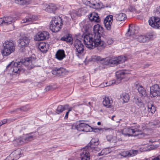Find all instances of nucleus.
I'll use <instances>...</instances> for the list:
<instances>
[{"label": "nucleus", "instance_id": "36", "mask_svg": "<svg viewBox=\"0 0 160 160\" xmlns=\"http://www.w3.org/2000/svg\"><path fill=\"white\" fill-rule=\"evenodd\" d=\"M110 153L109 150L107 148H105L102 150L100 152L98 153V156H99L106 155Z\"/></svg>", "mask_w": 160, "mask_h": 160}, {"label": "nucleus", "instance_id": "5", "mask_svg": "<svg viewBox=\"0 0 160 160\" xmlns=\"http://www.w3.org/2000/svg\"><path fill=\"white\" fill-rule=\"evenodd\" d=\"M138 32V31L135 28H132L131 29H128L126 35L127 37H130L131 39L137 38L140 42H144L149 40V38L145 36L140 35L137 37Z\"/></svg>", "mask_w": 160, "mask_h": 160}, {"label": "nucleus", "instance_id": "20", "mask_svg": "<svg viewBox=\"0 0 160 160\" xmlns=\"http://www.w3.org/2000/svg\"><path fill=\"white\" fill-rule=\"evenodd\" d=\"M113 101L112 99L108 97L103 98L102 103L103 106L107 108H111L112 107Z\"/></svg>", "mask_w": 160, "mask_h": 160}, {"label": "nucleus", "instance_id": "58", "mask_svg": "<svg viewBox=\"0 0 160 160\" xmlns=\"http://www.w3.org/2000/svg\"><path fill=\"white\" fill-rule=\"evenodd\" d=\"M69 113V112H68V111L66 112L65 115V116L64 117V119H67L68 118V115Z\"/></svg>", "mask_w": 160, "mask_h": 160}, {"label": "nucleus", "instance_id": "37", "mask_svg": "<svg viewBox=\"0 0 160 160\" xmlns=\"http://www.w3.org/2000/svg\"><path fill=\"white\" fill-rule=\"evenodd\" d=\"M57 7L55 5L52 3H51L49 5L47 8L48 10H50L49 12H54L57 9Z\"/></svg>", "mask_w": 160, "mask_h": 160}, {"label": "nucleus", "instance_id": "59", "mask_svg": "<svg viewBox=\"0 0 160 160\" xmlns=\"http://www.w3.org/2000/svg\"><path fill=\"white\" fill-rule=\"evenodd\" d=\"M21 0H15V2L18 4H21V3H20V2L21 1Z\"/></svg>", "mask_w": 160, "mask_h": 160}, {"label": "nucleus", "instance_id": "2", "mask_svg": "<svg viewBox=\"0 0 160 160\" xmlns=\"http://www.w3.org/2000/svg\"><path fill=\"white\" fill-rule=\"evenodd\" d=\"M83 41L86 47L92 49L97 47H105L104 42L100 39L99 36H96L95 34H89L84 37Z\"/></svg>", "mask_w": 160, "mask_h": 160}, {"label": "nucleus", "instance_id": "55", "mask_svg": "<svg viewBox=\"0 0 160 160\" xmlns=\"http://www.w3.org/2000/svg\"><path fill=\"white\" fill-rule=\"evenodd\" d=\"M4 17L3 18H0V25L1 24H3L4 25Z\"/></svg>", "mask_w": 160, "mask_h": 160}, {"label": "nucleus", "instance_id": "4", "mask_svg": "<svg viewBox=\"0 0 160 160\" xmlns=\"http://www.w3.org/2000/svg\"><path fill=\"white\" fill-rule=\"evenodd\" d=\"M50 26V29L53 32H58L62 27L63 22L61 18L59 16L52 18Z\"/></svg>", "mask_w": 160, "mask_h": 160}, {"label": "nucleus", "instance_id": "17", "mask_svg": "<svg viewBox=\"0 0 160 160\" xmlns=\"http://www.w3.org/2000/svg\"><path fill=\"white\" fill-rule=\"evenodd\" d=\"M66 70L63 68H56L52 71L53 74H57L59 76H63L67 73Z\"/></svg>", "mask_w": 160, "mask_h": 160}, {"label": "nucleus", "instance_id": "50", "mask_svg": "<svg viewBox=\"0 0 160 160\" xmlns=\"http://www.w3.org/2000/svg\"><path fill=\"white\" fill-rule=\"evenodd\" d=\"M128 10L130 12H135L136 11L135 8L132 6H130L128 8Z\"/></svg>", "mask_w": 160, "mask_h": 160}, {"label": "nucleus", "instance_id": "41", "mask_svg": "<svg viewBox=\"0 0 160 160\" xmlns=\"http://www.w3.org/2000/svg\"><path fill=\"white\" fill-rule=\"evenodd\" d=\"M138 152V151L135 150H130L128 151L129 157H133L137 155Z\"/></svg>", "mask_w": 160, "mask_h": 160}, {"label": "nucleus", "instance_id": "44", "mask_svg": "<svg viewBox=\"0 0 160 160\" xmlns=\"http://www.w3.org/2000/svg\"><path fill=\"white\" fill-rule=\"evenodd\" d=\"M92 8L96 9H99L101 8V5L99 3L94 2L92 3Z\"/></svg>", "mask_w": 160, "mask_h": 160}, {"label": "nucleus", "instance_id": "19", "mask_svg": "<svg viewBox=\"0 0 160 160\" xmlns=\"http://www.w3.org/2000/svg\"><path fill=\"white\" fill-rule=\"evenodd\" d=\"M21 149H18L15 150L8 158L9 159L10 157H13V158L11 160H16L19 159L21 156Z\"/></svg>", "mask_w": 160, "mask_h": 160}, {"label": "nucleus", "instance_id": "39", "mask_svg": "<svg viewBox=\"0 0 160 160\" xmlns=\"http://www.w3.org/2000/svg\"><path fill=\"white\" fill-rule=\"evenodd\" d=\"M81 9H82V8H81ZM81 10V9H79L78 10V11L76 10H72L70 13L72 19H74L76 17V16L79 15L80 14H79L78 12L80 10Z\"/></svg>", "mask_w": 160, "mask_h": 160}, {"label": "nucleus", "instance_id": "47", "mask_svg": "<svg viewBox=\"0 0 160 160\" xmlns=\"http://www.w3.org/2000/svg\"><path fill=\"white\" fill-rule=\"evenodd\" d=\"M120 154L124 157H129V153H128V151H123V152H121Z\"/></svg>", "mask_w": 160, "mask_h": 160}, {"label": "nucleus", "instance_id": "1", "mask_svg": "<svg viewBox=\"0 0 160 160\" xmlns=\"http://www.w3.org/2000/svg\"><path fill=\"white\" fill-rule=\"evenodd\" d=\"M23 65L25 66L28 70H31L39 66L38 60H37L34 56H32L25 58L20 62H12L7 66L6 68L8 69L10 68V70L12 72V73L19 74L22 71H23L22 68Z\"/></svg>", "mask_w": 160, "mask_h": 160}, {"label": "nucleus", "instance_id": "29", "mask_svg": "<svg viewBox=\"0 0 160 160\" xmlns=\"http://www.w3.org/2000/svg\"><path fill=\"white\" fill-rule=\"evenodd\" d=\"M61 40L63 41H65L66 42L71 44L73 42L72 38L69 34H67L65 35L61 38Z\"/></svg>", "mask_w": 160, "mask_h": 160}, {"label": "nucleus", "instance_id": "27", "mask_svg": "<svg viewBox=\"0 0 160 160\" xmlns=\"http://www.w3.org/2000/svg\"><path fill=\"white\" fill-rule=\"evenodd\" d=\"M38 19V17L35 16H30L22 20V23L28 22L29 24H31L33 21L36 20Z\"/></svg>", "mask_w": 160, "mask_h": 160}, {"label": "nucleus", "instance_id": "22", "mask_svg": "<svg viewBox=\"0 0 160 160\" xmlns=\"http://www.w3.org/2000/svg\"><path fill=\"white\" fill-rule=\"evenodd\" d=\"M88 18L90 20L94 22H98L100 21L98 14L95 12H92L89 15Z\"/></svg>", "mask_w": 160, "mask_h": 160}, {"label": "nucleus", "instance_id": "24", "mask_svg": "<svg viewBox=\"0 0 160 160\" xmlns=\"http://www.w3.org/2000/svg\"><path fill=\"white\" fill-rule=\"evenodd\" d=\"M56 58L59 60H62L65 57V52L63 50H58L56 54Z\"/></svg>", "mask_w": 160, "mask_h": 160}, {"label": "nucleus", "instance_id": "3", "mask_svg": "<svg viewBox=\"0 0 160 160\" xmlns=\"http://www.w3.org/2000/svg\"><path fill=\"white\" fill-rule=\"evenodd\" d=\"M91 59L93 62L100 61V62L103 64L112 67L124 62L126 60V58L125 56H120L118 58L109 59L107 58H102L98 56L93 55L92 56Z\"/></svg>", "mask_w": 160, "mask_h": 160}, {"label": "nucleus", "instance_id": "13", "mask_svg": "<svg viewBox=\"0 0 160 160\" xmlns=\"http://www.w3.org/2000/svg\"><path fill=\"white\" fill-rule=\"evenodd\" d=\"M30 41V39L29 37H22L18 40V46L21 48H24L28 46Z\"/></svg>", "mask_w": 160, "mask_h": 160}, {"label": "nucleus", "instance_id": "42", "mask_svg": "<svg viewBox=\"0 0 160 160\" xmlns=\"http://www.w3.org/2000/svg\"><path fill=\"white\" fill-rule=\"evenodd\" d=\"M90 25L88 22L85 23V24L83 25L82 30L85 32L88 31L90 27Z\"/></svg>", "mask_w": 160, "mask_h": 160}, {"label": "nucleus", "instance_id": "28", "mask_svg": "<svg viewBox=\"0 0 160 160\" xmlns=\"http://www.w3.org/2000/svg\"><path fill=\"white\" fill-rule=\"evenodd\" d=\"M148 111L151 114L154 113L156 110L155 107L153 105L152 102H148L147 103Z\"/></svg>", "mask_w": 160, "mask_h": 160}, {"label": "nucleus", "instance_id": "35", "mask_svg": "<svg viewBox=\"0 0 160 160\" xmlns=\"http://www.w3.org/2000/svg\"><path fill=\"white\" fill-rule=\"evenodd\" d=\"M134 102L140 107H144V105L142 102L141 100L137 97H135L134 98Z\"/></svg>", "mask_w": 160, "mask_h": 160}, {"label": "nucleus", "instance_id": "43", "mask_svg": "<svg viewBox=\"0 0 160 160\" xmlns=\"http://www.w3.org/2000/svg\"><path fill=\"white\" fill-rule=\"evenodd\" d=\"M88 150L90 152L92 151L94 153H96L99 152L100 150V149L97 147L93 146V148H92L91 149H89L88 148Z\"/></svg>", "mask_w": 160, "mask_h": 160}, {"label": "nucleus", "instance_id": "34", "mask_svg": "<svg viewBox=\"0 0 160 160\" xmlns=\"http://www.w3.org/2000/svg\"><path fill=\"white\" fill-rule=\"evenodd\" d=\"M120 98L124 103L127 102L129 99V96L128 94L123 93L120 95Z\"/></svg>", "mask_w": 160, "mask_h": 160}, {"label": "nucleus", "instance_id": "48", "mask_svg": "<svg viewBox=\"0 0 160 160\" xmlns=\"http://www.w3.org/2000/svg\"><path fill=\"white\" fill-rule=\"evenodd\" d=\"M152 125L156 127H159L160 126V121L158 120H155L154 122Z\"/></svg>", "mask_w": 160, "mask_h": 160}, {"label": "nucleus", "instance_id": "52", "mask_svg": "<svg viewBox=\"0 0 160 160\" xmlns=\"http://www.w3.org/2000/svg\"><path fill=\"white\" fill-rule=\"evenodd\" d=\"M7 119H4L0 122V126H1L3 124H5L7 122Z\"/></svg>", "mask_w": 160, "mask_h": 160}, {"label": "nucleus", "instance_id": "11", "mask_svg": "<svg viewBox=\"0 0 160 160\" xmlns=\"http://www.w3.org/2000/svg\"><path fill=\"white\" fill-rule=\"evenodd\" d=\"M141 131V130H140ZM139 131V129H138L135 127H132L131 128H125L122 131V133L125 135L128 136H134L136 135V132Z\"/></svg>", "mask_w": 160, "mask_h": 160}, {"label": "nucleus", "instance_id": "63", "mask_svg": "<svg viewBox=\"0 0 160 160\" xmlns=\"http://www.w3.org/2000/svg\"><path fill=\"white\" fill-rule=\"evenodd\" d=\"M115 117V116H114V115L112 116V118H111V119H112V120H114V119H113V118H114V117Z\"/></svg>", "mask_w": 160, "mask_h": 160}, {"label": "nucleus", "instance_id": "30", "mask_svg": "<svg viewBox=\"0 0 160 160\" xmlns=\"http://www.w3.org/2000/svg\"><path fill=\"white\" fill-rule=\"evenodd\" d=\"M30 108L29 106L28 105H26L24 106H23L20 108H17L15 109L13 111H11L10 112L12 113L14 112H17L19 111H22L25 112L28 110L30 109Z\"/></svg>", "mask_w": 160, "mask_h": 160}, {"label": "nucleus", "instance_id": "57", "mask_svg": "<svg viewBox=\"0 0 160 160\" xmlns=\"http://www.w3.org/2000/svg\"><path fill=\"white\" fill-rule=\"evenodd\" d=\"M151 160H160V155L154 158Z\"/></svg>", "mask_w": 160, "mask_h": 160}, {"label": "nucleus", "instance_id": "54", "mask_svg": "<svg viewBox=\"0 0 160 160\" xmlns=\"http://www.w3.org/2000/svg\"><path fill=\"white\" fill-rule=\"evenodd\" d=\"M78 125H76V124H73L72 126V129H77L78 130Z\"/></svg>", "mask_w": 160, "mask_h": 160}, {"label": "nucleus", "instance_id": "33", "mask_svg": "<svg viewBox=\"0 0 160 160\" xmlns=\"http://www.w3.org/2000/svg\"><path fill=\"white\" fill-rule=\"evenodd\" d=\"M98 141V139L92 138L90 142V145L87 146L89 148V149H91L92 148H93V146H97L99 144Z\"/></svg>", "mask_w": 160, "mask_h": 160}, {"label": "nucleus", "instance_id": "8", "mask_svg": "<svg viewBox=\"0 0 160 160\" xmlns=\"http://www.w3.org/2000/svg\"><path fill=\"white\" fill-rule=\"evenodd\" d=\"M4 49L2 52L3 56H8L15 50V46L14 42L10 41H7L3 43Z\"/></svg>", "mask_w": 160, "mask_h": 160}, {"label": "nucleus", "instance_id": "7", "mask_svg": "<svg viewBox=\"0 0 160 160\" xmlns=\"http://www.w3.org/2000/svg\"><path fill=\"white\" fill-rule=\"evenodd\" d=\"M129 73L126 71H117L116 73V80H113L110 81L108 82L105 83V87L109 86L114 84H118L121 82V80L124 78L126 77Z\"/></svg>", "mask_w": 160, "mask_h": 160}, {"label": "nucleus", "instance_id": "45", "mask_svg": "<svg viewBox=\"0 0 160 160\" xmlns=\"http://www.w3.org/2000/svg\"><path fill=\"white\" fill-rule=\"evenodd\" d=\"M135 116H136L137 118H140L141 117H142L143 115V113L142 112L141 110H139L136 112L134 115Z\"/></svg>", "mask_w": 160, "mask_h": 160}, {"label": "nucleus", "instance_id": "46", "mask_svg": "<svg viewBox=\"0 0 160 160\" xmlns=\"http://www.w3.org/2000/svg\"><path fill=\"white\" fill-rule=\"evenodd\" d=\"M106 44L108 45H110L112 44V43L113 42V40H112V38H107L106 39Z\"/></svg>", "mask_w": 160, "mask_h": 160}, {"label": "nucleus", "instance_id": "26", "mask_svg": "<svg viewBox=\"0 0 160 160\" xmlns=\"http://www.w3.org/2000/svg\"><path fill=\"white\" fill-rule=\"evenodd\" d=\"M69 106L68 104H65L64 105H59L56 109V112L58 114H60L62 113L65 110H67Z\"/></svg>", "mask_w": 160, "mask_h": 160}, {"label": "nucleus", "instance_id": "38", "mask_svg": "<svg viewBox=\"0 0 160 160\" xmlns=\"http://www.w3.org/2000/svg\"><path fill=\"white\" fill-rule=\"evenodd\" d=\"M158 146V145L157 144H153L148 146L147 147V148L145 149L144 150L146 151H150L157 148Z\"/></svg>", "mask_w": 160, "mask_h": 160}, {"label": "nucleus", "instance_id": "12", "mask_svg": "<svg viewBox=\"0 0 160 160\" xmlns=\"http://www.w3.org/2000/svg\"><path fill=\"white\" fill-rule=\"evenodd\" d=\"M49 33L47 31L39 32L35 36L34 39L36 41H42L49 38Z\"/></svg>", "mask_w": 160, "mask_h": 160}, {"label": "nucleus", "instance_id": "61", "mask_svg": "<svg viewBox=\"0 0 160 160\" xmlns=\"http://www.w3.org/2000/svg\"><path fill=\"white\" fill-rule=\"evenodd\" d=\"M157 11L160 13V6L157 9Z\"/></svg>", "mask_w": 160, "mask_h": 160}, {"label": "nucleus", "instance_id": "9", "mask_svg": "<svg viewBox=\"0 0 160 160\" xmlns=\"http://www.w3.org/2000/svg\"><path fill=\"white\" fill-rule=\"evenodd\" d=\"M149 25L153 28L160 29V18L158 17H152L148 21Z\"/></svg>", "mask_w": 160, "mask_h": 160}, {"label": "nucleus", "instance_id": "51", "mask_svg": "<svg viewBox=\"0 0 160 160\" xmlns=\"http://www.w3.org/2000/svg\"><path fill=\"white\" fill-rule=\"evenodd\" d=\"M93 2V1H88L87 2L86 4L87 5L89 6L90 7L92 8V4Z\"/></svg>", "mask_w": 160, "mask_h": 160}, {"label": "nucleus", "instance_id": "32", "mask_svg": "<svg viewBox=\"0 0 160 160\" xmlns=\"http://www.w3.org/2000/svg\"><path fill=\"white\" fill-rule=\"evenodd\" d=\"M46 44L44 42H40L38 45V48L41 52L45 53L47 51V48L46 46Z\"/></svg>", "mask_w": 160, "mask_h": 160}, {"label": "nucleus", "instance_id": "40", "mask_svg": "<svg viewBox=\"0 0 160 160\" xmlns=\"http://www.w3.org/2000/svg\"><path fill=\"white\" fill-rule=\"evenodd\" d=\"M112 130V128H95L94 129V132H99L100 133H102L107 130Z\"/></svg>", "mask_w": 160, "mask_h": 160}, {"label": "nucleus", "instance_id": "16", "mask_svg": "<svg viewBox=\"0 0 160 160\" xmlns=\"http://www.w3.org/2000/svg\"><path fill=\"white\" fill-rule=\"evenodd\" d=\"M82 150V152L80 153V158L81 160H89L90 159V154L89 153L88 148V146L85 147Z\"/></svg>", "mask_w": 160, "mask_h": 160}, {"label": "nucleus", "instance_id": "15", "mask_svg": "<svg viewBox=\"0 0 160 160\" xmlns=\"http://www.w3.org/2000/svg\"><path fill=\"white\" fill-rule=\"evenodd\" d=\"M113 21V17L112 15L107 16L104 19V23L105 26L108 30L111 29V27Z\"/></svg>", "mask_w": 160, "mask_h": 160}, {"label": "nucleus", "instance_id": "6", "mask_svg": "<svg viewBox=\"0 0 160 160\" xmlns=\"http://www.w3.org/2000/svg\"><path fill=\"white\" fill-rule=\"evenodd\" d=\"M36 136L28 133L23 135L22 137L17 138L13 141V143L16 145H22L28 143L35 139Z\"/></svg>", "mask_w": 160, "mask_h": 160}, {"label": "nucleus", "instance_id": "18", "mask_svg": "<svg viewBox=\"0 0 160 160\" xmlns=\"http://www.w3.org/2000/svg\"><path fill=\"white\" fill-rule=\"evenodd\" d=\"M93 33L92 34H95L96 36H99L100 39H101V36L103 32V28L99 24L94 25L93 27Z\"/></svg>", "mask_w": 160, "mask_h": 160}, {"label": "nucleus", "instance_id": "49", "mask_svg": "<svg viewBox=\"0 0 160 160\" xmlns=\"http://www.w3.org/2000/svg\"><path fill=\"white\" fill-rule=\"evenodd\" d=\"M21 1L20 2V3H21V4H19L20 5H27L29 3L26 0H21Z\"/></svg>", "mask_w": 160, "mask_h": 160}, {"label": "nucleus", "instance_id": "62", "mask_svg": "<svg viewBox=\"0 0 160 160\" xmlns=\"http://www.w3.org/2000/svg\"><path fill=\"white\" fill-rule=\"evenodd\" d=\"M97 124L98 125H100L101 124V123L100 122H98Z\"/></svg>", "mask_w": 160, "mask_h": 160}, {"label": "nucleus", "instance_id": "60", "mask_svg": "<svg viewBox=\"0 0 160 160\" xmlns=\"http://www.w3.org/2000/svg\"><path fill=\"white\" fill-rule=\"evenodd\" d=\"M72 109H73L72 107H69V106L67 109H68V111L70 112V111H72Z\"/></svg>", "mask_w": 160, "mask_h": 160}, {"label": "nucleus", "instance_id": "56", "mask_svg": "<svg viewBox=\"0 0 160 160\" xmlns=\"http://www.w3.org/2000/svg\"><path fill=\"white\" fill-rule=\"evenodd\" d=\"M156 142V140L154 138H152L148 140V142L151 143H153Z\"/></svg>", "mask_w": 160, "mask_h": 160}, {"label": "nucleus", "instance_id": "64", "mask_svg": "<svg viewBox=\"0 0 160 160\" xmlns=\"http://www.w3.org/2000/svg\"><path fill=\"white\" fill-rule=\"evenodd\" d=\"M143 126V125H139L138 127V128H140V127H142Z\"/></svg>", "mask_w": 160, "mask_h": 160}, {"label": "nucleus", "instance_id": "14", "mask_svg": "<svg viewBox=\"0 0 160 160\" xmlns=\"http://www.w3.org/2000/svg\"><path fill=\"white\" fill-rule=\"evenodd\" d=\"M150 94L153 97L160 96V87L158 84H155L151 87Z\"/></svg>", "mask_w": 160, "mask_h": 160}, {"label": "nucleus", "instance_id": "31", "mask_svg": "<svg viewBox=\"0 0 160 160\" xmlns=\"http://www.w3.org/2000/svg\"><path fill=\"white\" fill-rule=\"evenodd\" d=\"M4 25H7L11 24L12 22L14 21L15 19L13 17L8 16L4 17Z\"/></svg>", "mask_w": 160, "mask_h": 160}, {"label": "nucleus", "instance_id": "21", "mask_svg": "<svg viewBox=\"0 0 160 160\" xmlns=\"http://www.w3.org/2000/svg\"><path fill=\"white\" fill-rule=\"evenodd\" d=\"M90 128V127L88 124L83 123H81L78 125V130L80 131L87 132L89 131V129L88 128Z\"/></svg>", "mask_w": 160, "mask_h": 160}, {"label": "nucleus", "instance_id": "23", "mask_svg": "<svg viewBox=\"0 0 160 160\" xmlns=\"http://www.w3.org/2000/svg\"><path fill=\"white\" fill-rule=\"evenodd\" d=\"M115 17L116 20L119 22L124 21L127 18L126 14L123 13L116 14Z\"/></svg>", "mask_w": 160, "mask_h": 160}, {"label": "nucleus", "instance_id": "25", "mask_svg": "<svg viewBox=\"0 0 160 160\" xmlns=\"http://www.w3.org/2000/svg\"><path fill=\"white\" fill-rule=\"evenodd\" d=\"M135 85L136 88L137 89L139 94L141 95V96L145 97L147 95L146 90L142 86L136 83H135Z\"/></svg>", "mask_w": 160, "mask_h": 160}, {"label": "nucleus", "instance_id": "10", "mask_svg": "<svg viewBox=\"0 0 160 160\" xmlns=\"http://www.w3.org/2000/svg\"><path fill=\"white\" fill-rule=\"evenodd\" d=\"M73 46L77 53L80 54L83 52L84 46L80 40L78 39H75L74 42Z\"/></svg>", "mask_w": 160, "mask_h": 160}, {"label": "nucleus", "instance_id": "53", "mask_svg": "<svg viewBox=\"0 0 160 160\" xmlns=\"http://www.w3.org/2000/svg\"><path fill=\"white\" fill-rule=\"evenodd\" d=\"M52 88V86L51 85H49L45 88L46 91H48L50 90Z\"/></svg>", "mask_w": 160, "mask_h": 160}]
</instances>
